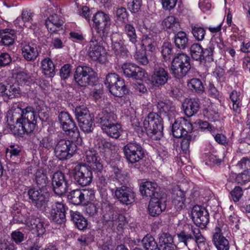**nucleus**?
Wrapping results in <instances>:
<instances>
[{
	"mask_svg": "<svg viewBox=\"0 0 250 250\" xmlns=\"http://www.w3.org/2000/svg\"><path fill=\"white\" fill-rule=\"evenodd\" d=\"M122 79L120 78L119 76L115 73H109L106 77L104 84L109 89L110 87L116 84L119 80Z\"/></svg>",
	"mask_w": 250,
	"mask_h": 250,
	"instance_id": "bf43d9fd",
	"label": "nucleus"
},
{
	"mask_svg": "<svg viewBox=\"0 0 250 250\" xmlns=\"http://www.w3.org/2000/svg\"><path fill=\"white\" fill-rule=\"evenodd\" d=\"M123 31L129 42L133 44L135 49H137V45L139 44V42L134 26L131 23H126L124 26Z\"/></svg>",
	"mask_w": 250,
	"mask_h": 250,
	"instance_id": "cd10ccee",
	"label": "nucleus"
},
{
	"mask_svg": "<svg viewBox=\"0 0 250 250\" xmlns=\"http://www.w3.org/2000/svg\"><path fill=\"white\" fill-rule=\"evenodd\" d=\"M33 142L35 144H38L40 147L45 148L47 150L53 149L55 146V142L51 137L46 136L42 138L39 133L34 135Z\"/></svg>",
	"mask_w": 250,
	"mask_h": 250,
	"instance_id": "bb28decb",
	"label": "nucleus"
},
{
	"mask_svg": "<svg viewBox=\"0 0 250 250\" xmlns=\"http://www.w3.org/2000/svg\"><path fill=\"white\" fill-rule=\"evenodd\" d=\"M94 197V192L92 189H75L68 195V199L74 205H80L84 201L92 200Z\"/></svg>",
	"mask_w": 250,
	"mask_h": 250,
	"instance_id": "f8f14e48",
	"label": "nucleus"
},
{
	"mask_svg": "<svg viewBox=\"0 0 250 250\" xmlns=\"http://www.w3.org/2000/svg\"><path fill=\"white\" fill-rule=\"evenodd\" d=\"M162 25L169 32H176L180 28L179 20L174 16H170L165 19Z\"/></svg>",
	"mask_w": 250,
	"mask_h": 250,
	"instance_id": "473e14b6",
	"label": "nucleus"
},
{
	"mask_svg": "<svg viewBox=\"0 0 250 250\" xmlns=\"http://www.w3.org/2000/svg\"><path fill=\"white\" fill-rule=\"evenodd\" d=\"M12 215L14 222L17 223H26L27 224L28 219H27L26 216L23 214V212L21 210L18 208L15 209L14 208L13 210L12 211Z\"/></svg>",
	"mask_w": 250,
	"mask_h": 250,
	"instance_id": "603ef678",
	"label": "nucleus"
},
{
	"mask_svg": "<svg viewBox=\"0 0 250 250\" xmlns=\"http://www.w3.org/2000/svg\"><path fill=\"white\" fill-rule=\"evenodd\" d=\"M37 116L32 106L21 109L18 105L12 106L7 113V123L10 130H15L16 125L19 128L17 134L23 136L25 134L32 133L35 129Z\"/></svg>",
	"mask_w": 250,
	"mask_h": 250,
	"instance_id": "f257e3e1",
	"label": "nucleus"
},
{
	"mask_svg": "<svg viewBox=\"0 0 250 250\" xmlns=\"http://www.w3.org/2000/svg\"><path fill=\"white\" fill-rule=\"evenodd\" d=\"M41 68L46 77H53L55 74V65L49 58L44 59L42 61Z\"/></svg>",
	"mask_w": 250,
	"mask_h": 250,
	"instance_id": "c9c22d12",
	"label": "nucleus"
},
{
	"mask_svg": "<svg viewBox=\"0 0 250 250\" xmlns=\"http://www.w3.org/2000/svg\"><path fill=\"white\" fill-rule=\"evenodd\" d=\"M52 186L57 195H62L66 193L67 183L64 174L60 171L55 172L52 177Z\"/></svg>",
	"mask_w": 250,
	"mask_h": 250,
	"instance_id": "2eb2a0df",
	"label": "nucleus"
},
{
	"mask_svg": "<svg viewBox=\"0 0 250 250\" xmlns=\"http://www.w3.org/2000/svg\"><path fill=\"white\" fill-rule=\"evenodd\" d=\"M213 240L214 244L218 250H229V241L220 234L216 233L213 235Z\"/></svg>",
	"mask_w": 250,
	"mask_h": 250,
	"instance_id": "a19ab883",
	"label": "nucleus"
},
{
	"mask_svg": "<svg viewBox=\"0 0 250 250\" xmlns=\"http://www.w3.org/2000/svg\"><path fill=\"white\" fill-rule=\"evenodd\" d=\"M26 244L29 247V250H42L41 246L39 244L38 236H35L33 238H29L26 241Z\"/></svg>",
	"mask_w": 250,
	"mask_h": 250,
	"instance_id": "774afa93",
	"label": "nucleus"
},
{
	"mask_svg": "<svg viewBox=\"0 0 250 250\" xmlns=\"http://www.w3.org/2000/svg\"><path fill=\"white\" fill-rule=\"evenodd\" d=\"M200 107L198 99H186L182 104V108L185 115L190 117L196 114Z\"/></svg>",
	"mask_w": 250,
	"mask_h": 250,
	"instance_id": "393cba45",
	"label": "nucleus"
},
{
	"mask_svg": "<svg viewBox=\"0 0 250 250\" xmlns=\"http://www.w3.org/2000/svg\"><path fill=\"white\" fill-rule=\"evenodd\" d=\"M99 207V204L96 201L88 203L85 207V213L89 216H95L98 213Z\"/></svg>",
	"mask_w": 250,
	"mask_h": 250,
	"instance_id": "864d4df0",
	"label": "nucleus"
},
{
	"mask_svg": "<svg viewBox=\"0 0 250 250\" xmlns=\"http://www.w3.org/2000/svg\"><path fill=\"white\" fill-rule=\"evenodd\" d=\"M161 53L165 61L169 60L173 53L172 44L168 42H165L162 47Z\"/></svg>",
	"mask_w": 250,
	"mask_h": 250,
	"instance_id": "5fc2aeb1",
	"label": "nucleus"
},
{
	"mask_svg": "<svg viewBox=\"0 0 250 250\" xmlns=\"http://www.w3.org/2000/svg\"><path fill=\"white\" fill-rule=\"evenodd\" d=\"M122 69L126 77L135 80H141L147 76V73L144 69L134 63H125L123 64Z\"/></svg>",
	"mask_w": 250,
	"mask_h": 250,
	"instance_id": "4468645a",
	"label": "nucleus"
},
{
	"mask_svg": "<svg viewBox=\"0 0 250 250\" xmlns=\"http://www.w3.org/2000/svg\"><path fill=\"white\" fill-rule=\"evenodd\" d=\"M93 69L86 66H79L77 67L74 74L76 83L81 86H85L90 84L93 78Z\"/></svg>",
	"mask_w": 250,
	"mask_h": 250,
	"instance_id": "ddd939ff",
	"label": "nucleus"
},
{
	"mask_svg": "<svg viewBox=\"0 0 250 250\" xmlns=\"http://www.w3.org/2000/svg\"><path fill=\"white\" fill-rule=\"evenodd\" d=\"M124 153L127 161L132 164L139 162L144 156V151L140 144L130 142L124 147Z\"/></svg>",
	"mask_w": 250,
	"mask_h": 250,
	"instance_id": "0eeeda50",
	"label": "nucleus"
},
{
	"mask_svg": "<svg viewBox=\"0 0 250 250\" xmlns=\"http://www.w3.org/2000/svg\"><path fill=\"white\" fill-rule=\"evenodd\" d=\"M143 126L147 136L152 140H158L162 137L163 119L158 114L149 113L144 121Z\"/></svg>",
	"mask_w": 250,
	"mask_h": 250,
	"instance_id": "f03ea898",
	"label": "nucleus"
},
{
	"mask_svg": "<svg viewBox=\"0 0 250 250\" xmlns=\"http://www.w3.org/2000/svg\"><path fill=\"white\" fill-rule=\"evenodd\" d=\"M21 54L27 61H34L39 55L37 45L28 42L21 44Z\"/></svg>",
	"mask_w": 250,
	"mask_h": 250,
	"instance_id": "4be33fe9",
	"label": "nucleus"
},
{
	"mask_svg": "<svg viewBox=\"0 0 250 250\" xmlns=\"http://www.w3.org/2000/svg\"><path fill=\"white\" fill-rule=\"evenodd\" d=\"M77 146L71 141L64 139H57L54 148L56 157L60 160L70 158L76 150Z\"/></svg>",
	"mask_w": 250,
	"mask_h": 250,
	"instance_id": "423d86ee",
	"label": "nucleus"
},
{
	"mask_svg": "<svg viewBox=\"0 0 250 250\" xmlns=\"http://www.w3.org/2000/svg\"><path fill=\"white\" fill-rule=\"evenodd\" d=\"M35 106L37 111L39 113V117L41 118L42 116L43 117H48L47 114V108L45 105V104L43 101L39 100L35 102Z\"/></svg>",
	"mask_w": 250,
	"mask_h": 250,
	"instance_id": "680f3d73",
	"label": "nucleus"
},
{
	"mask_svg": "<svg viewBox=\"0 0 250 250\" xmlns=\"http://www.w3.org/2000/svg\"><path fill=\"white\" fill-rule=\"evenodd\" d=\"M71 219L75 226L80 230L86 229L88 225L87 219L78 211H70Z\"/></svg>",
	"mask_w": 250,
	"mask_h": 250,
	"instance_id": "7c9ffc66",
	"label": "nucleus"
},
{
	"mask_svg": "<svg viewBox=\"0 0 250 250\" xmlns=\"http://www.w3.org/2000/svg\"><path fill=\"white\" fill-rule=\"evenodd\" d=\"M190 52L192 58L196 61L201 62V57L203 56V49L202 45L198 43H194L190 47Z\"/></svg>",
	"mask_w": 250,
	"mask_h": 250,
	"instance_id": "09e8293b",
	"label": "nucleus"
},
{
	"mask_svg": "<svg viewBox=\"0 0 250 250\" xmlns=\"http://www.w3.org/2000/svg\"><path fill=\"white\" fill-rule=\"evenodd\" d=\"M121 125L115 121L107 125V127H105L103 131L108 136L117 139L121 135Z\"/></svg>",
	"mask_w": 250,
	"mask_h": 250,
	"instance_id": "f704fd0d",
	"label": "nucleus"
},
{
	"mask_svg": "<svg viewBox=\"0 0 250 250\" xmlns=\"http://www.w3.org/2000/svg\"><path fill=\"white\" fill-rule=\"evenodd\" d=\"M109 90L112 94L116 97H122L126 91L124 81L123 79L119 80L116 84L110 87Z\"/></svg>",
	"mask_w": 250,
	"mask_h": 250,
	"instance_id": "ea45409f",
	"label": "nucleus"
},
{
	"mask_svg": "<svg viewBox=\"0 0 250 250\" xmlns=\"http://www.w3.org/2000/svg\"><path fill=\"white\" fill-rule=\"evenodd\" d=\"M237 169H250V157H244L239 161L235 165Z\"/></svg>",
	"mask_w": 250,
	"mask_h": 250,
	"instance_id": "338daca9",
	"label": "nucleus"
},
{
	"mask_svg": "<svg viewBox=\"0 0 250 250\" xmlns=\"http://www.w3.org/2000/svg\"><path fill=\"white\" fill-rule=\"evenodd\" d=\"M190 68V58L186 54H177L173 59L171 73L177 79L185 76Z\"/></svg>",
	"mask_w": 250,
	"mask_h": 250,
	"instance_id": "20e7f679",
	"label": "nucleus"
},
{
	"mask_svg": "<svg viewBox=\"0 0 250 250\" xmlns=\"http://www.w3.org/2000/svg\"><path fill=\"white\" fill-rule=\"evenodd\" d=\"M127 8L132 13L138 12L142 6V0H127Z\"/></svg>",
	"mask_w": 250,
	"mask_h": 250,
	"instance_id": "e2e57ef3",
	"label": "nucleus"
},
{
	"mask_svg": "<svg viewBox=\"0 0 250 250\" xmlns=\"http://www.w3.org/2000/svg\"><path fill=\"white\" fill-rule=\"evenodd\" d=\"M62 129L66 133L71 137H77L78 136V130L76 126L73 119L70 120V122L67 121L62 125Z\"/></svg>",
	"mask_w": 250,
	"mask_h": 250,
	"instance_id": "79ce46f5",
	"label": "nucleus"
},
{
	"mask_svg": "<svg viewBox=\"0 0 250 250\" xmlns=\"http://www.w3.org/2000/svg\"><path fill=\"white\" fill-rule=\"evenodd\" d=\"M11 240L0 239V250H15L16 247L13 241L16 244H19L23 241L24 234L19 230L13 231L11 233Z\"/></svg>",
	"mask_w": 250,
	"mask_h": 250,
	"instance_id": "dca6fc26",
	"label": "nucleus"
},
{
	"mask_svg": "<svg viewBox=\"0 0 250 250\" xmlns=\"http://www.w3.org/2000/svg\"><path fill=\"white\" fill-rule=\"evenodd\" d=\"M142 245L146 250H152L158 247L157 242L153 236L146 235L142 240Z\"/></svg>",
	"mask_w": 250,
	"mask_h": 250,
	"instance_id": "3c124183",
	"label": "nucleus"
},
{
	"mask_svg": "<svg viewBox=\"0 0 250 250\" xmlns=\"http://www.w3.org/2000/svg\"><path fill=\"white\" fill-rule=\"evenodd\" d=\"M188 85L189 88H192L199 93H202L203 92V85L201 81L197 78H193L190 80L188 83Z\"/></svg>",
	"mask_w": 250,
	"mask_h": 250,
	"instance_id": "4d7b16f0",
	"label": "nucleus"
},
{
	"mask_svg": "<svg viewBox=\"0 0 250 250\" xmlns=\"http://www.w3.org/2000/svg\"><path fill=\"white\" fill-rule=\"evenodd\" d=\"M158 38L156 34L149 33L148 34L144 35L142 37V45L146 50L152 52L157 45L156 41Z\"/></svg>",
	"mask_w": 250,
	"mask_h": 250,
	"instance_id": "c756f323",
	"label": "nucleus"
},
{
	"mask_svg": "<svg viewBox=\"0 0 250 250\" xmlns=\"http://www.w3.org/2000/svg\"><path fill=\"white\" fill-rule=\"evenodd\" d=\"M87 47L88 55L92 60L102 61L106 52L101 40L93 35Z\"/></svg>",
	"mask_w": 250,
	"mask_h": 250,
	"instance_id": "9d476101",
	"label": "nucleus"
},
{
	"mask_svg": "<svg viewBox=\"0 0 250 250\" xmlns=\"http://www.w3.org/2000/svg\"><path fill=\"white\" fill-rule=\"evenodd\" d=\"M115 15L117 20L119 21L125 22L127 20L128 13L125 7H121L117 8L115 11Z\"/></svg>",
	"mask_w": 250,
	"mask_h": 250,
	"instance_id": "69168bd1",
	"label": "nucleus"
},
{
	"mask_svg": "<svg viewBox=\"0 0 250 250\" xmlns=\"http://www.w3.org/2000/svg\"><path fill=\"white\" fill-rule=\"evenodd\" d=\"M180 123L179 125L183 128L186 135H189L193 130V126L190 120L184 117L179 118Z\"/></svg>",
	"mask_w": 250,
	"mask_h": 250,
	"instance_id": "052dcab7",
	"label": "nucleus"
},
{
	"mask_svg": "<svg viewBox=\"0 0 250 250\" xmlns=\"http://www.w3.org/2000/svg\"><path fill=\"white\" fill-rule=\"evenodd\" d=\"M115 196L121 203L130 205L135 201V194L132 189L126 186L117 188L114 192Z\"/></svg>",
	"mask_w": 250,
	"mask_h": 250,
	"instance_id": "f3484780",
	"label": "nucleus"
},
{
	"mask_svg": "<svg viewBox=\"0 0 250 250\" xmlns=\"http://www.w3.org/2000/svg\"><path fill=\"white\" fill-rule=\"evenodd\" d=\"M158 244L161 250L169 248L175 249L176 246L173 243V237L168 233H163L160 235Z\"/></svg>",
	"mask_w": 250,
	"mask_h": 250,
	"instance_id": "72a5a7b5",
	"label": "nucleus"
},
{
	"mask_svg": "<svg viewBox=\"0 0 250 250\" xmlns=\"http://www.w3.org/2000/svg\"><path fill=\"white\" fill-rule=\"evenodd\" d=\"M167 198L165 193L160 194L157 196L150 198L148 209L152 216L160 214L164 211L167 206Z\"/></svg>",
	"mask_w": 250,
	"mask_h": 250,
	"instance_id": "9b49d317",
	"label": "nucleus"
},
{
	"mask_svg": "<svg viewBox=\"0 0 250 250\" xmlns=\"http://www.w3.org/2000/svg\"><path fill=\"white\" fill-rule=\"evenodd\" d=\"M20 94L19 87L17 84L11 85L9 88L6 87V93L5 95L6 97L8 98H13L18 97Z\"/></svg>",
	"mask_w": 250,
	"mask_h": 250,
	"instance_id": "0e129e2a",
	"label": "nucleus"
},
{
	"mask_svg": "<svg viewBox=\"0 0 250 250\" xmlns=\"http://www.w3.org/2000/svg\"><path fill=\"white\" fill-rule=\"evenodd\" d=\"M33 13L30 10H23L21 17L22 21L25 23V27L34 30L36 25L33 22Z\"/></svg>",
	"mask_w": 250,
	"mask_h": 250,
	"instance_id": "c03bdc74",
	"label": "nucleus"
},
{
	"mask_svg": "<svg viewBox=\"0 0 250 250\" xmlns=\"http://www.w3.org/2000/svg\"><path fill=\"white\" fill-rule=\"evenodd\" d=\"M84 159L91 171L98 175L102 173L103 170V161L97 151L93 149L86 150Z\"/></svg>",
	"mask_w": 250,
	"mask_h": 250,
	"instance_id": "1a4fd4ad",
	"label": "nucleus"
},
{
	"mask_svg": "<svg viewBox=\"0 0 250 250\" xmlns=\"http://www.w3.org/2000/svg\"><path fill=\"white\" fill-rule=\"evenodd\" d=\"M63 21L60 15L54 13L51 15L45 21V26L51 33L57 32L63 24Z\"/></svg>",
	"mask_w": 250,
	"mask_h": 250,
	"instance_id": "a878e982",
	"label": "nucleus"
},
{
	"mask_svg": "<svg viewBox=\"0 0 250 250\" xmlns=\"http://www.w3.org/2000/svg\"><path fill=\"white\" fill-rule=\"evenodd\" d=\"M236 182L241 185L250 182V169L245 170L243 172L238 174L235 178Z\"/></svg>",
	"mask_w": 250,
	"mask_h": 250,
	"instance_id": "13d9d810",
	"label": "nucleus"
},
{
	"mask_svg": "<svg viewBox=\"0 0 250 250\" xmlns=\"http://www.w3.org/2000/svg\"><path fill=\"white\" fill-rule=\"evenodd\" d=\"M15 37L16 31L13 29L6 28L0 30V42L4 45L12 44Z\"/></svg>",
	"mask_w": 250,
	"mask_h": 250,
	"instance_id": "2f4dec72",
	"label": "nucleus"
},
{
	"mask_svg": "<svg viewBox=\"0 0 250 250\" xmlns=\"http://www.w3.org/2000/svg\"><path fill=\"white\" fill-rule=\"evenodd\" d=\"M116 120L115 115L111 112L108 111L107 109L100 111L95 117L96 123L101 125L102 130L112 122H115Z\"/></svg>",
	"mask_w": 250,
	"mask_h": 250,
	"instance_id": "b1692460",
	"label": "nucleus"
},
{
	"mask_svg": "<svg viewBox=\"0 0 250 250\" xmlns=\"http://www.w3.org/2000/svg\"><path fill=\"white\" fill-rule=\"evenodd\" d=\"M201 206L195 205L192 209V220L196 225L198 226H200L203 224V219L201 218L203 217V212Z\"/></svg>",
	"mask_w": 250,
	"mask_h": 250,
	"instance_id": "a18cd8bd",
	"label": "nucleus"
},
{
	"mask_svg": "<svg viewBox=\"0 0 250 250\" xmlns=\"http://www.w3.org/2000/svg\"><path fill=\"white\" fill-rule=\"evenodd\" d=\"M37 189L35 188H30L27 192L29 199L32 204L41 210L45 209L49 201L48 193L42 190Z\"/></svg>",
	"mask_w": 250,
	"mask_h": 250,
	"instance_id": "6e6552de",
	"label": "nucleus"
},
{
	"mask_svg": "<svg viewBox=\"0 0 250 250\" xmlns=\"http://www.w3.org/2000/svg\"><path fill=\"white\" fill-rule=\"evenodd\" d=\"M205 154L204 161H205L206 165L210 167L214 165L219 166L223 162L222 159L217 158V156L212 153H205Z\"/></svg>",
	"mask_w": 250,
	"mask_h": 250,
	"instance_id": "8fccbe9b",
	"label": "nucleus"
},
{
	"mask_svg": "<svg viewBox=\"0 0 250 250\" xmlns=\"http://www.w3.org/2000/svg\"><path fill=\"white\" fill-rule=\"evenodd\" d=\"M169 78L168 73L163 67L155 66L151 82L153 86L159 87L166 83Z\"/></svg>",
	"mask_w": 250,
	"mask_h": 250,
	"instance_id": "aec40b11",
	"label": "nucleus"
},
{
	"mask_svg": "<svg viewBox=\"0 0 250 250\" xmlns=\"http://www.w3.org/2000/svg\"><path fill=\"white\" fill-rule=\"evenodd\" d=\"M66 208L62 203H55L51 206L49 212L50 217L53 221L57 224H62L65 220Z\"/></svg>",
	"mask_w": 250,
	"mask_h": 250,
	"instance_id": "a211bd4d",
	"label": "nucleus"
},
{
	"mask_svg": "<svg viewBox=\"0 0 250 250\" xmlns=\"http://www.w3.org/2000/svg\"><path fill=\"white\" fill-rule=\"evenodd\" d=\"M242 98L241 93L236 90H233L229 95V98L233 103L232 109L235 115L240 112Z\"/></svg>",
	"mask_w": 250,
	"mask_h": 250,
	"instance_id": "e433bc0d",
	"label": "nucleus"
},
{
	"mask_svg": "<svg viewBox=\"0 0 250 250\" xmlns=\"http://www.w3.org/2000/svg\"><path fill=\"white\" fill-rule=\"evenodd\" d=\"M35 181L39 188H43L46 186L48 179L43 169H39L36 170L35 173Z\"/></svg>",
	"mask_w": 250,
	"mask_h": 250,
	"instance_id": "58836bf2",
	"label": "nucleus"
},
{
	"mask_svg": "<svg viewBox=\"0 0 250 250\" xmlns=\"http://www.w3.org/2000/svg\"><path fill=\"white\" fill-rule=\"evenodd\" d=\"M188 39L186 34L182 31L178 32L174 38L176 46L179 49H184L188 43Z\"/></svg>",
	"mask_w": 250,
	"mask_h": 250,
	"instance_id": "49530a36",
	"label": "nucleus"
},
{
	"mask_svg": "<svg viewBox=\"0 0 250 250\" xmlns=\"http://www.w3.org/2000/svg\"><path fill=\"white\" fill-rule=\"evenodd\" d=\"M180 122L179 118H178L175 121L172 125V135L176 138H180L186 135L183 128L178 124Z\"/></svg>",
	"mask_w": 250,
	"mask_h": 250,
	"instance_id": "6e6d98bb",
	"label": "nucleus"
},
{
	"mask_svg": "<svg viewBox=\"0 0 250 250\" xmlns=\"http://www.w3.org/2000/svg\"><path fill=\"white\" fill-rule=\"evenodd\" d=\"M185 195L181 190H175L173 193L172 202L177 209H181L184 207Z\"/></svg>",
	"mask_w": 250,
	"mask_h": 250,
	"instance_id": "37998d69",
	"label": "nucleus"
},
{
	"mask_svg": "<svg viewBox=\"0 0 250 250\" xmlns=\"http://www.w3.org/2000/svg\"><path fill=\"white\" fill-rule=\"evenodd\" d=\"M80 128L84 132H90L94 127L93 117L86 115L85 118H80L77 120Z\"/></svg>",
	"mask_w": 250,
	"mask_h": 250,
	"instance_id": "4c0bfd02",
	"label": "nucleus"
},
{
	"mask_svg": "<svg viewBox=\"0 0 250 250\" xmlns=\"http://www.w3.org/2000/svg\"><path fill=\"white\" fill-rule=\"evenodd\" d=\"M92 21L93 28L99 37L104 39L108 37L111 22L109 14L102 11L97 12L93 17Z\"/></svg>",
	"mask_w": 250,
	"mask_h": 250,
	"instance_id": "7ed1b4c3",
	"label": "nucleus"
},
{
	"mask_svg": "<svg viewBox=\"0 0 250 250\" xmlns=\"http://www.w3.org/2000/svg\"><path fill=\"white\" fill-rule=\"evenodd\" d=\"M69 172L75 181L79 185L86 186L92 182V172L85 164L76 165Z\"/></svg>",
	"mask_w": 250,
	"mask_h": 250,
	"instance_id": "39448f33",
	"label": "nucleus"
},
{
	"mask_svg": "<svg viewBox=\"0 0 250 250\" xmlns=\"http://www.w3.org/2000/svg\"><path fill=\"white\" fill-rule=\"evenodd\" d=\"M140 192L143 196L149 197L151 198L163 193L160 191V187L155 182L146 181L140 186Z\"/></svg>",
	"mask_w": 250,
	"mask_h": 250,
	"instance_id": "412c9836",
	"label": "nucleus"
},
{
	"mask_svg": "<svg viewBox=\"0 0 250 250\" xmlns=\"http://www.w3.org/2000/svg\"><path fill=\"white\" fill-rule=\"evenodd\" d=\"M21 152V148L18 145H11L7 149L6 155L14 161H16L19 157Z\"/></svg>",
	"mask_w": 250,
	"mask_h": 250,
	"instance_id": "de8ad7c7",
	"label": "nucleus"
},
{
	"mask_svg": "<svg viewBox=\"0 0 250 250\" xmlns=\"http://www.w3.org/2000/svg\"><path fill=\"white\" fill-rule=\"evenodd\" d=\"M48 225V222L44 218H41L35 216H31L27 222V226L37 232L38 236L42 235L46 230V227Z\"/></svg>",
	"mask_w": 250,
	"mask_h": 250,
	"instance_id": "6ab92c4d",
	"label": "nucleus"
},
{
	"mask_svg": "<svg viewBox=\"0 0 250 250\" xmlns=\"http://www.w3.org/2000/svg\"><path fill=\"white\" fill-rule=\"evenodd\" d=\"M158 112L166 116L171 115L175 110V107L168 101L159 100L156 104Z\"/></svg>",
	"mask_w": 250,
	"mask_h": 250,
	"instance_id": "c85d7f7f",
	"label": "nucleus"
},
{
	"mask_svg": "<svg viewBox=\"0 0 250 250\" xmlns=\"http://www.w3.org/2000/svg\"><path fill=\"white\" fill-rule=\"evenodd\" d=\"M112 42V50L117 56L124 57L128 53L127 50L123 44L121 40V37L119 33H113L111 35Z\"/></svg>",
	"mask_w": 250,
	"mask_h": 250,
	"instance_id": "5701e85b",
	"label": "nucleus"
}]
</instances>
